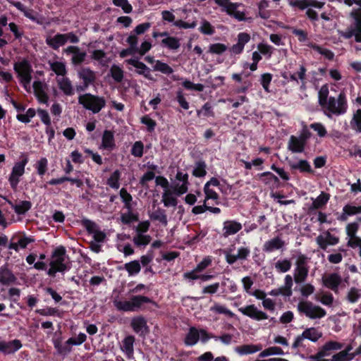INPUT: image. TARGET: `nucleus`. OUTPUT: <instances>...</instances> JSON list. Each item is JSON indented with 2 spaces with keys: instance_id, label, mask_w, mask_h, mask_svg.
Here are the masks:
<instances>
[{
  "instance_id": "f257e3e1",
  "label": "nucleus",
  "mask_w": 361,
  "mask_h": 361,
  "mask_svg": "<svg viewBox=\"0 0 361 361\" xmlns=\"http://www.w3.org/2000/svg\"><path fill=\"white\" fill-rule=\"evenodd\" d=\"M150 303L156 305V302L150 298L142 295H132L129 300H114V305L118 311L123 312H137L144 310L143 305Z\"/></svg>"
},
{
  "instance_id": "f03ea898",
  "label": "nucleus",
  "mask_w": 361,
  "mask_h": 361,
  "mask_svg": "<svg viewBox=\"0 0 361 361\" xmlns=\"http://www.w3.org/2000/svg\"><path fill=\"white\" fill-rule=\"evenodd\" d=\"M29 162V158L27 154L21 153L20 161L14 163L8 176V183L11 188L16 190L20 181V177L23 176L25 171V166Z\"/></svg>"
},
{
  "instance_id": "7ed1b4c3",
  "label": "nucleus",
  "mask_w": 361,
  "mask_h": 361,
  "mask_svg": "<svg viewBox=\"0 0 361 361\" xmlns=\"http://www.w3.org/2000/svg\"><path fill=\"white\" fill-rule=\"evenodd\" d=\"M289 5L293 8H298L300 10L306 9V16L311 20L315 21L318 20V14L313 8L321 9L324 3L317 0H290Z\"/></svg>"
},
{
  "instance_id": "20e7f679",
  "label": "nucleus",
  "mask_w": 361,
  "mask_h": 361,
  "mask_svg": "<svg viewBox=\"0 0 361 361\" xmlns=\"http://www.w3.org/2000/svg\"><path fill=\"white\" fill-rule=\"evenodd\" d=\"M78 103L94 114L99 113L106 105L104 97L85 93L78 97Z\"/></svg>"
},
{
  "instance_id": "39448f33",
  "label": "nucleus",
  "mask_w": 361,
  "mask_h": 361,
  "mask_svg": "<svg viewBox=\"0 0 361 361\" xmlns=\"http://www.w3.org/2000/svg\"><path fill=\"white\" fill-rule=\"evenodd\" d=\"M309 259L306 255L302 253L297 256L293 275L294 281L296 283H301L306 280L309 273Z\"/></svg>"
},
{
  "instance_id": "423d86ee",
  "label": "nucleus",
  "mask_w": 361,
  "mask_h": 361,
  "mask_svg": "<svg viewBox=\"0 0 361 361\" xmlns=\"http://www.w3.org/2000/svg\"><path fill=\"white\" fill-rule=\"evenodd\" d=\"M298 310L310 319H320L326 315V311L323 308L314 305L310 301H300L298 304Z\"/></svg>"
},
{
  "instance_id": "0eeeda50",
  "label": "nucleus",
  "mask_w": 361,
  "mask_h": 361,
  "mask_svg": "<svg viewBox=\"0 0 361 361\" xmlns=\"http://www.w3.org/2000/svg\"><path fill=\"white\" fill-rule=\"evenodd\" d=\"M238 311L243 315L256 321H262L269 318L266 312L258 310L255 305H248L245 307H240Z\"/></svg>"
},
{
  "instance_id": "6e6552de",
  "label": "nucleus",
  "mask_w": 361,
  "mask_h": 361,
  "mask_svg": "<svg viewBox=\"0 0 361 361\" xmlns=\"http://www.w3.org/2000/svg\"><path fill=\"white\" fill-rule=\"evenodd\" d=\"M338 349V342L329 341L326 343L317 354L309 357V361H323V358L331 354L332 351Z\"/></svg>"
},
{
  "instance_id": "1a4fd4ad",
  "label": "nucleus",
  "mask_w": 361,
  "mask_h": 361,
  "mask_svg": "<svg viewBox=\"0 0 361 361\" xmlns=\"http://www.w3.org/2000/svg\"><path fill=\"white\" fill-rule=\"evenodd\" d=\"M250 41V35L247 32H240L237 36V43L229 49L231 54H240L243 52L245 45Z\"/></svg>"
},
{
  "instance_id": "9d476101",
  "label": "nucleus",
  "mask_w": 361,
  "mask_h": 361,
  "mask_svg": "<svg viewBox=\"0 0 361 361\" xmlns=\"http://www.w3.org/2000/svg\"><path fill=\"white\" fill-rule=\"evenodd\" d=\"M79 77L83 80V85L77 87V91H84L95 80V74L91 69H79Z\"/></svg>"
},
{
  "instance_id": "9b49d317",
  "label": "nucleus",
  "mask_w": 361,
  "mask_h": 361,
  "mask_svg": "<svg viewBox=\"0 0 361 361\" xmlns=\"http://www.w3.org/2000/svg\"><path fill=\"white\" fill-rule=\"evenodd\" d=\"M22 348V343L18 339L8 342L0 341V352L5 355L13 354Z\"/></svg>"
},
{
  "instance_id": "f8f14e48",
  "label": "nucleus",
  "mask_w": 361,
  "mask_h": 361,
  "mask_svg": "<svg viewBox=\"0 0 361 361\" xmlns=\"http://www.w3.org/2000/svg\"><path fill=\"white\" fill-rule=\"evenodd\" d=\"M243 6L242 4L233 3L229 4L226 8H222L223 12H226L228 15L233 16L239 21L245 20V12L244 11L238 10V8Z\"/></svg>"
},
{
  "instance_id": "ddd939ff",
  "label": "nucleus",
  "mask_w": 361,
  "mask_h": 361,
  "mask_svg": "<svg viewBox=\"0 0 361 361\" xmlns=\"http://www.w3.org/2000/svg\"><path fill=\"white\" fill-rule=\"evenodd\" d=\"M64 52L67 54H72L71 61L75 66L81 63L86 57V53L75 46L68 47L64 49Z\"/></svg>"
},
{
  "instance_id": "4468645a",
  "label": "nucleus",
  "mask_w": 361,
  "mask_h": 361,
  "mask_svg": "<svg viewBox=\"0 0 361 361\" xmlns=\"http://www.w3.org/2000/svg\"><path fill=\"white\" fill-rule=\"evenodd\" d=\"M243 226L240 222L234 220H227L224 222L223 234L224 238L237 233L242 229Z\"/></svg>"
},
{
  "instance_id": "2eb2a0df",
  "label": "nucleus",
  "mask_w": 361,
  "mask_h": 361,
  "mask_svg": "<svg viewBox=\"0 0 361 361\" xmlns=\"http://www.w3.org/2000/svg\"><path fill=\"white\" fill-rule=\"evenodd\" d=\"M322 283L324 286L337 293L338 292V273L324 274L322 276Z\"/></svg>"
},
{
  "instance_id": "dca6fc26",
  "label": "nucleus",
  "mask_w": 361,
  "mask_h": 361,
  "mask_svg": "<svg viewBox=\"0 0 361 361\" xmlns=\"http://www.w3.org/2000/svg\"><path fill=\"white\" fill-rule=\"evenodd\" d=\"M285 242L281 238L276 236L266 241L263 245L262 250L269 253L283 248Z\"/></svg>"
},
{
  "instance_id": "f3484780",
  "label": "nucleus",
  "mask_w": 361,
  "mask_h": 361,
  "mask_svg": "<svg viewBox=\"0 0 361 361\" xmlns=\"http://www.w3.org/2000/svg\"><path fill=\"white\" fill-rule=\"evenodd\" d=\"M116 147L114 132L105 130L102 137L101 149L112 151Z\"/></svg>"
},
{
  "instance_id": "a211bd4d",
  "label": "nucleus",
  "mask_w": 361,
  "mask_h": 361,
  "mask_svg": "<svg viewBox=\"0 0 361 361\" xmlns=\"http://www.w3.org/2000/svg\"><path fill=\"white\" fill-rule=\"evenodd\" d=\"M17 278L11 270L8 268L7 264H4L0 267V283L3 285H9L14 283Z\"/></svg>"
},
{
  "instance_id": "6ab92c4d",
  "label": "nucleus",
  "mask_w": 361,
  "mask_h": 361,
  "mask_svg": "<svg viewBox=\"0 0 361 361\" xmlns=\"http://www.w3.org/2000/svg\"><path fill=\"white\" fill-rule=\"evenodd\" d=\"M131 326L133 331L137 334L147 333L149 331L147 321L142 316H137L133 318L131 322Z\"/></svg>"
},
{
  "instance_id": "aec40b11",
  "label": "nucleus",
  "mask_w": 361,
  "mask_h": 361,
  "mask_svg": "<svg viewBox=\"0 0 361 361\" xmlns=\"http://www.w3.org/2000/svg\"><path fill=\"white\" fill-rule=\"evenodd\" d=\"M11 208L18 215H24L32 207V202L27 200L20 201L18 204H13L11 200H6Z\"/></svg>"
},
{
  "instance_id": "412c9836",
  "label": "nucleus",
  "mask_w": 361,
  "mask_h": 361,
  "mask_svg": "<svg viewBox=\"0 0 361 361\" xmlns=\"http://www.w3.org/2000/svg\"><path fill=\"white\" fill-rule=\"evenodd\" d=\"M46 44L54 50L65 45V38L63 34L58 33L54 36H47L46 37Z\"/></svg>"
},
{
  "instance_id": "4be33fe9",
  "label": "nucleus",
  "mask_w": 361,
  "mask_h": 361,
  "mask_svg": "<svg viewBox=\"0 0 361 361\" xmlns=\"http://www.w3.org/2000/svg\"><path fill=\"white\" fill-rule=\"evenodd\" d=\"M358 214H361V205L348 204L343 208V212L340 214V221H347L349 216Z\"/></svg>"
},
{
  "instance_id": "5701e85b",
  "label": "nucleus",
  "mask_w": 361,
  "mask_h": 361,
  "mask_svg": "<svg viewBox=\"0 0 361 361\" xmlns=\"http://www.w3.org/2000/svg\"><path fill=\"white\" fill-rule=\"evenodd\" d=\"M305 145L306 144L302 142L298 137L291 135L288 141V149L293 153H301L304 151Z\"/></svg>"
},
{
  "instance_id": "b1692460",
  "label": "nucleus",
  "mask_w": 361,
  "mask_h": 361,
  "mask_svg": "<svg viewBox=\"0 0 361 361\" xmlns=\"http://www.w3.org/2000/svg\"><path fill=\"white\" fill-rule=\"evenodd\" d=\"M200 340L199 330L195 327L191 326L189 328L188 332L184 338V343L187 346H192L197 343Z\"/></svg>"
},
{
  "instance_id": "393cba45",
  "label": "nucleus",
  "mask_w": 361,
  "mask_h": 361,
  "mask_svg": "<svg viewBox=\"0 0 361 361\" xmlns=\"http://www.w3.org/2000/svg\"><path fill=\"white\" fill-rule=\"evenodd\" d=\"M7 1L12 6H15L18 10L23 13L24 16L33 22H38L37 17L35 16L32 10L27 9L26 7L20 1H15L13 0H7Z\"/></svg>"
},
{
  "instance_id": "a878e982",
  "label": "nucleus",
  "mask_w": 361,
  "mask_h": 361,
  "mask_svg": "<svg viewBox=\"0 0 361 361\" xmlns=\"http://www.w3.org/2000/svg\"><path fill=\"white\" fill-rule=\"evenodd\" d=\"M118 270L125 269L128 276H133L138 274L141 270V265L138 260H133L130 262L126 263L123 267H119Z\"/></svg>"
},
{
  "instance_id": "bb28decb",
  "label": "nucleus",
  "mask_w": 361,
  "mask_h": 361,
  "mask_svg": "<svg viewBox=\"0 0 361 361\" xmlns=\"http://www.w3.org/2000/svg\"><path fill=\"white\" fill-rule=\"evenodd\" d=\"M261 349L262 346L260 345L245 344L235 347V351L239 355H243L257 353Z\"/></svg>"
},
{
  "instance_id": "cd10ccee",
  "label": "nucleus",
  "mask_w": 361,
  "mask_h": 361,
  "mask_svg": "<svg viewBox=\"0 0 361 361\" xmlns=\"http://www.w3.org/2000/svg\"><path fill=\"white\" fill-rule=\"evenodd\" d=\"M149 216L151 220L158 221L164 226H166L168 224L166 211L161 208H158L155 212L149 213Z\"/></svg>"
},
{
  "instance_id": "c85d7f7f",
  "label": "nucleus",
  "mask_w": 361,
  "mask_h": 361,
  "mask_svg": "<svg viewBox=\"0 0 361 361\" xmlns=\"http://www.w3.org/2000/svg\"><path fill=\"white\" fill-rule=\"evenodd\" d=\"M289 165L292 170H299L301 173H313L311 166L307 160L301 159L297 163H290Z\"/></svg>"
},
{
  "instance_id": "c756f323",
  "label": "nucleus",
  "mask_w": 361,
  "mask_h": 361,
  "mask_svg": "<svg viewBox=\"0 0 361 361\" xmlns=\"http://www.w3.org/2000/svg\"><path fill=\"white\" fill-rule=\"evenodd\" d=\"M302 334L305 339L312 342H317L322 336V334L314 327L306 329Z\"/></svg>"
},
{
  "instance_id": "7c9ffc66",
  "label": "nucleus",
  "mask_w": 361,
  "mask_h": 361,
  "mask_svg": "<svg viewBox=\"0 0 361 361\" xmlns=\"http://www.w3.org/2000/svg\"><path fill=\"white\" fill-rule=\"evenodd\" d=\"M161 44L171 49L176 51L179 49L180 46V40L175 37L167 36L161 40Z\"/></svg>"
},
{
  "instance_id": "2f4dec72",
  "label": "nucleus",
  "mask_w": 361,
  "mask_h": 361,
  "mask_svg": "<svg viewBox=\"0 0 361 361\" xmlns=\"http://www.w3.org/2000/svg\"><path fill=\"white\" fill-rule=\"evenodd\" d=\"M258 176L260 180L265 184L272 183L274 185L278 186L280 183L279 178L269 171L262 173Z\"/></svg>"
},
{
  "instance_id": "473e14b6",
  "label": "nucleus",
  "mask_w": 361,
  "mask_h": 361,
  "mask_svg": "<svg viewBox=\"0 0 361 361\" xmlns=\"http://www.w3.org/2000/svg\"><path fill=\"white\" fill-rule=\"evenodd\" d=\"M325 114L330 116V114H338V106H336V102L334 97H330L326 100L324 106H321Z\"/></svg>"
},
{
  "instance_id": "72a5a7b5",
  "label": "nucleus",
  "mask_w": 361,
  "mask_h": 361,
  "mask_svg": "<svg viewBox=\"0 0 361 361\" xmlns=\"http://www.w3.org/2000/svg\"><path fill=\"white\" fill-rule=\"evenodd\" d=\"M307 46L312 49L317 54L322 55L326 59L332 60L334 56V53L325 47H320L312 43L308 44Z\"/></svg>"
},
{
  "instance_id": "f704fd0d",
  "label": "nucleus",
  "mask_w": 361,
  "mask_h": 361,
  "mask_svg": "<svg viewBox=\"0 0 361 361\" xmlns=\"http://www.w3.org/2000/svg\"><path fill=\"white\" fill-rule=\"evenodd\" d=\"M18 73L20 82L26 87L29 85L32 80V73L33 69H14Z\"/></svg>"
},
{
  "instance_id": "c9c22d12",
  "label": "nucleus",
  "mask_w": 361,
  "mask_h": 361,
  "mask_svg": "<svg viewBox=\"0 0 361 361\" xmlns=\"http://www.w3.org/2000/svg\"><path fill=\"white\" fill-rule=\"evenodd\" d=\"M134 341L135 338L133 336H128L123 341L121 348L128 357H130L133 354Z\"/></svg>"
},
{
  "instance_id": "e433bc0d",
  "label": "nucleus",
  "mask_w": 361,
  "mask_h": 361,
  "mask_svg": "<svg viewBox=\"0 0 361 361\" xmlns=\"http://www.w3.org/2000/svg\"><path fill=\"white\" fill-rule=\"evenodd\" d=\"M121 173L118 169L115 170L110 177L107 179V185L113 189H118L120 187L119 180L121 179Z\"/></svg>"
},
{
  "instance_id": "4c0bfd02",
  "label": "nucleus",
  "mask_w": 361,
  "mask_h": 361,
  "mask_svg": "<svg viewBox=\"0 0 361 361\" xmlns=\"http://www.w3.org/2000/svg\"><path fill=\"white\" fill-rule=\"evenodd\" d=\"M59 87L63 92L68 96L73 94V86L70 80L68 78H63L58 81Z\"/></svg>"
},
{
  "instance_id": "58836bf2",
  "label": "nucleus",
  "mask_w": 361,
  "mask_h": 361,
  "mask_svg": "<svg viewBox=\"0 0 361 361\" xmlns=\"http://www.w3.org/2000/svg\"><path fill=\"white\" fill-rule=\"evenodd\" d=\"M91 57L92 59L98 61L102 66H106L109 61L106 54L100 49L92 51L91 52Z\"/></svg>"
},
{
  "instance_id": "ea45409f",
  "label": "nucleus",
  "mask_w": 361,
  "mask_h": 361,
  "mask_svg": "<svg viewBox=\"0 0 361 361\" xmlns=\"http://www.w3.org/2000/svg\"><path fill=\"white\" fill-rule=\"evenodd\" d=\"M306 71L307 69H300V72L294 73L284 72L282 75L286 80L295 81L298 84V79L301 80H303L305 79Z\"/></svg>"
},
{
  "instance_id": "a19ab883",
  "label": "nucleus",
  "mask_w": 361,
  "mask_h": 361,
  "mask_svg": "<svg viewBox=\"0 0 361 361\" xmlns=\"http://www.w3.org/2000/svg\"><path fill=\"white\" fill-rule=\"evenodd\" d=\"M329 199V195L322 192L315 200H313L312 208L318 209L324 206Z\"/></svg>"
},
{
  "instance_id": "79ce46f5",
  "label": "nucleus",
  "mask_w": 361,
  "mask_h": 361,
  "mask_svg": "<svg viewBox=\"0 0 361 361\" xmlns=\"http://www.w3.org/2000/svg\"><path fill=\"white\" fill-rule=\"evenodd\" d=\"M206 168L207 165L204 161H197L192 171V175L197 178L204 177L207 174Z\"/></svg>"
},
{
  "instance_id": "37998d69",
  "label": "nucleus",
  "mask_w": 361,
  "mask_h": 361,
  "mask_svg": "<svg viewBox=\"0 0 361 361\" xmlns=\"http://www.w3.org/2000/svg\"><path fill=\"white\" fill-rule=\"evenodd\" d=\"M36 110L33 108H29L25 114H18L16 118L18 121L23 123H28L30 119L36 115Z\"/></svg>"
},
{
  "instance_id": "c03bdc74",
  "label": "nucleus",
  "mask_w": 361,
  "mask_h": 361,
  "mask_svg": "<svg viewBox=\"0 0 361 361\" xmlns=\"http://www.w3.org/2000/svg\"><path fill=\"white\" fill-rule=\"evenodd\" d=\"M151 240L152 238L149 235L139 233L133 237V241L137 247H140L147 245L150 243Z\"/></svg>"
},
{
  "instance_id": "a18cd8bd",
  "label": "nucleus",
  "mask_w": 361,
  "mask_h": 361,
  "mask_svg": "<svg viewBox=\"0 0 361 361\" xmlns=\"http://www.w3.org/2000/svg\"><path fill=\"white\" fill-rule=\"evenodd\" d=\"M350 126L357 133H361V109H357L354 114L350 121Z\"/></svg>"
},
{
  "instance_id": "49530a36",
  "label": "nucleus",
  "mask_w": 361,
  "mask_h": 361,
  "mask_svg": "<svg viewBox=\"0 0 361 361\" xmlns=\"http://www.w3.org/2000/svg\"><path fill=\"white\" fill-rule=\"evenodd\" d=\"M283 354H284V352L281 348L278 347V346H271V347H269V348L264 349V350H262L259 354L258 356L259 357H265L274 355H283Z\"/></svg>"
},
{
  "instance_id": "de8ad7c7",
  "label": "nucleus",
  "mask_w": 361,
  "mask_h": 361,
  "mask_svg": "<svg viewBox=\"0 0 361 361\" xmlns=\"http://www.w3.org/2000/svg\"><path fill=\"white\" fill-rule=\"evenodd\" d=\"M121 221L123 224L130 225L134 221H138L139 216L138 214H135L132 211H129L127 213L121 214Z\"/></svg>"
},
{
  "instance_id": "09e8293b",
  "label": "nucleus",
  "mask_w": 361,
  "mask_h": 361,
  "mask_svg": "<svg viewBox=\"0 0 361 361\" xmlns=\"http://www.w3.org/2000/svg\"><path fill=\"white\" fill-rule=\"evenodd\" d=\"M35 167L37 169L38 175L42 177L48 169L47 159L46 157H42L36 162Z\"/></svg>"
},
{
  "instance_id": "8fccbe9b",
  "label": "nucleus",
  "mask_w": 361,
  "mask_h": 361,
  "mask_svg": "<svg viewBox=\"0 0 361 361\" xmlns=\"http://www.w3.org/2000/svg\"><path fill=\"white\" fill-rule=\"evenodd\" d=\"M210 311L218 314H224L231 318H233L235 317V314L230 310L217 303H215L214 306L210 307Z\"/></svg>"
},
{
  "instance_id": "3c124183",
  "label": "nucleus",
  "mask_w": 361,
  "mask_h": 361,
  "mask_svg": "<svg viewBox=\"0 0 361 361\" xmlns=\"http://www.w3.org/2000/svg\"><path fill=\"white\" fill-rule=\"evenodd\" d=\"M197 116L201 117H214V112L212 109V105L209 102H206L200 110L197 111Z\"/></svg>"
},
{
  "instance_id": "603ef678",
  "label": "nucleus",
  "mask_w": 361,
  "mask_h": 361,
  "mask_svg": "<svg viewBox=\"0 0 361 361\" xmlns=\"http://www.w3.org/2000/svg\"><path fill=\"white\" fill-rule=\"evenodd\" d=\"M131 154L137 158H140L144 154V144L142 141H136L132 146L130 150Z\"/></svg>"
},
{
  "instance_id": "864d4df0",
  "label": "nucleus",
  "mask_w": 361,
  "mask_h": 361,
  "mask_svg": "<svg viewBox=\"0 0 361 361\" xmlns=\"http://www.w3.org/2000/svg\"><path fill=\"white\" fill-rule=\"evenodd\" d=\"M228 47L226 44L222 43H214L209 46L208 53L214 54H221L227 50Z\"/></svg>"
},
{
  "instance_id": "5fc2aeb1",
  "label": "nucleus",
  "mask_w": 361,
  "mask_h": 361,
  "mask_svg": "<svg viewBox=\"0 0 361 361\" xmlns=\"http://www.w3.org/2000/svg\"><path fill=\"white\" fill-rule=\"evenodd\" d=\"M140 123L147 126V130L149 133H152L157 126V122L152 119L149 115H145L141 117Z\"/></svg>"
},
{
  "instance_id": "6e6d98bb",
  "label": "nucleus",
  "mask_w": 361,
  "mask_h": 361,
  "mask_svg": "<svg viewBox=\"0 0 361 361\" xmlns=\"http://www.w3.org/2000/svg\"><path fill=\"white\" fill-rule=\"evenodd\" d=\"M291 265V262L289 259H285L277 261L275 264V268L279 272L285 273L290 269Z\"/></svg>"
},
{
  "instance_id": "4d7b16f0",
  "label": "nucleus",
  "mask_w": 361,
  "mask_h": 361,
  "mask_svg": "<svg viewBox=\"0 0 361 361\" xmlns=\"http://www.w3.org/2000/svg\"><path fill=\"white\" fill-rule=\"evenodd\" d=\"M81 225L85 228L89 234H93L98 228V225L92 220L84 219L81 221Z\"/></svg>"
},
{
  "instance_id": "13d9d810",
  "label": "nucleus",
  "mask_w": 361,
  "mask_h": 361,
  "mask_svg": "<svg viewBox=\"0 0 361 361\" xmlns=\"http://www.w3.org/2000/svg\"><path fill=\"white\" fill-rule=\"evenodd\" d=\"M113 4L118 7H121L124 13H130L133 7L128 0H113Z\"/></svg>"
},
{
  "instance_id": "bf43d9fd",
  "label": "nucleus",
  "mask_w": 361,
  "mask_h": 361,
  "mask_svg": "<svg viewBox=\"0 0 361 361\" xmlns=\"http://www.w3.org/2000/svg\"><path fill=\"white\" fill-rule=\"evenodd\" d=\"M183 87L188 90H195L197 92H202L204 86L202 84H195L190 80H185L182 84Z\"/></svg>"
},
{
  "instance_id": "052dcab7",
  "label": "nucleus",
  "mask_w": 361,
  "mask_h": 361,
  "mask_svg": "<svg viewBox=\"0 0 361 361\" xmlns=\"http://www.w3.org/2000/svg\"><path fill=\"white\" fill-rule=\"evenodd\" d=\"M203 190L205 194V199L204 200V203H206L209 200H213L216 201L215 203L216 204H219V202H218V200L219 196L214 190L209 188H204Z\"/></svg>"
},
{
  "instance_id": "680f3d73",
  "label": "nucleus",
  "mask_w": 361,
  "mask_h": 361,
  "mask_svg": "<svg viewBox=\"0 0 361 361\" xmlns=\"http://www.w3.org/2000/svg\"><path fill=\"white\" fill-rule=\"evenodd\" d=\"M257 49L261 53V54H263L269 58L273 53L274 48L268 44L259 43L257 45Z\"/></svg>"
},
{
  "instance_id": "e2e57ef3",
  "label": "nucleus",
  "mask_w": 361,
  "mask_h": 361,
  "mask_svg": "<svg viewBox=\"0 0 361 361\" xmlns=\"http://www.w3.org/2000/svg\"><path fill=\"white\" fill-rule=\"evenodd\" d=\"M65 258H55L50 262V265L56 267L60 270V272H63L69 269V267L65 264Z\"/></svg>"
},
{
  "instance_id": "0e129e2a",
  "label": "nucleus",
  "mask_w": 361,
  "mask_h": 361,
  "mask_svg": "<svg viewBox=\"0 0 361 361\" xmlns=\"http://www.w3.org/2000/svg\"><path fill=\"white\" fill-rule=\"evenodd\" d=\"M199 30L202 33L205 35H211L214 33V28L212 27L210 23L206 20H203L202 21L201 26L200 27Z\"/></svg>"
},
{
  "instance_id": "69168bd1",
  "label": "nucleus",
  "mask_w": 361,
  "mask_h": 361,
  "mask_svg": "<svg viewBox=\"0 0 361 361\" xmlns=\"http://www.w3.org/2000/svg\"><path fill=\"white\" fill-rule=\"evenodd\" d=\"M329 88L327 85H323L319 91V104L324 106L328 100Z\"/></svg>"
},
{
  "instance_id": "338daca9",
  "label": "nucleus",
  "mask_w": 361,
  "mask_h": 361,
  "mask_svg": "<svg viewBox=\"0 0 361 361\" xmlns=\"http://www.w3.org/2000/svg\"><path fill=\"white\" fill-rule=\"evenodd\" d=\"M359 229V225L357 222H352L346 226L345 231L346 234L349 238L356 236V233Z\"/></svg>"
},
{
  "instance_id": "774afa93",
  "label": "nucleus",
  "mask_w": 361,
  "mask_h": 361,
  "mask_svg": "<svg viewBox=\"0 0 361 361\" xmlns=\"http://www.w3.org/2000/svg\"><path fill=\"white\" fill-rule=\"evenodd\" d=\"M361 297V294L358 289L355 288H352L348 291L346 298L350 302H355L358 300V299Z\"/></svg>"
}]
</instances>
